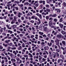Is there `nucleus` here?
I'll use <instances>...</instances> for the list:
<instances>
[{
	"mask_svg": "<svg viewBox=\"0 0 66 66\" xmlns=\"http://www.w3.org/2000/svg\"><path fill=\"white\" fill-rule=\"evenodd\" d=\"M44 51L48 50L49 49V47L47 46H46L44 47Z\"/></svg>",
	"mask_w": 66,
	"mask_h": 66,
	"instance_id": "f257e3e1",
	"label": "nucleus"
},
{
	"mask_svg": "<svg viewBox=\"0 0 66 66\" xmlns=\"http://www.w3.org/2000/svg\"><path fill=\"white\" fill-rule=\"evenodd\" d=\"M61 37H62V35L61 34H58L57 36V38H61Z\"/></svg>",
	"mask_w": 66,
	"mask_h": 66,
	"instance_id": "f03ea898",
	"label": "nucleus"
},
{
	"mask_svg": "<svg viewBox=\"0 0 66 66\" xmlns=\"http://www.w3.org/2000/svg\"><path fill=\"white\" fill-rule=\"evenodd\" d=\"M55 11H57V13H60L61 12V10L60 9H55Z\"/></svg>",
	"mask_w": 66,
	"mask_h": 66,
	"instance_id": "7ed1b4c3",
	"label": "nucleus"
},
{
	"mask_svg": "<svg viewBox=\"0 0 66 66\" xmlns=\"http://www.w3.org/2000/svg\"><path fill=\"white\" fill-rule=\"evenodd\" d=\"M43 27V24H41L39 26V29L40 30H42V27Z\"/></svg>",
	"mask_w": 66,
	"mask_h": 66,
	"instance_id": "20e7f679",
	"label": "nucleus"
},
{
	"mask_svg": "<svg viewBox=\"0 0 66 66\" xmlns=\"http://www.w3.org/2000/svg\"><path fill=\"white\" fill-rule=\"evenodd\" d=\"M62 43L63 44V45H64V46H66V43H65V41H62Z\"/></svg>",
	"mask_w": 66,
	"mask_h": 66,
	"instance_id": "39448f33",
	"label": "nucleus"
},
{
	"mask_svg": "<svg viewBox=\"0 0 66 66\" xmlns=\"http://www.w3.org/2000/svg\"><path fill=\"white\" fill-rule=\"evenodd\" d=\"M60 57L62 58V60H64V56L63 55L61 54L60 55Z\"/></svg>",
	"mask_w": 66,
	"mask_h": 66,
	"instance_id": "423d86ee",
	"label": "nucleus"
},
{
	"mask_svg": "<svg viewBox=\"0 0 66 66\" xmlns=\"http://www.w3.org/2000/svg\"><path fill=\"white\" fill-rule=\"evenodd\" d=\"M61 33L63 35L66 34V32L63 30L61 31Z\"/></svg>",
	"mask_w": 66,
	"mask_h": 66,
	"instance_id": "0eeeda50",
	"label": "nucleus"
},
{
	"mask_svg": "<svg viewBox=\"0 0 66 66\" xmlns=\"http://www.w3.org/2000/svg\"><path fill=\"white\" fill-rule=\"evenodd\" d=\"M59 26H60V27L61 28H63V24H61V23H60L59 24Z\"/></svg>",
	"mask_w": 66,
	"mask_h": 66,
	"instance_id": "6e6552de",
	"label": "nucleus"
},
{
	"mask_svg": "<svg viewBox=\"0 0 66 66\" xmlns=\"http://www.w3.org/2000/svg\"><path fill=\"white\" fill-rule=\"evenodd\" d=\"M47 45H48V46H51L52 45V43L51 42H50V44L49 43H47Z\"/></svg>",
	"mask_w": 66,
	"mask_h": 66,
	"instance_id": "1a4fd4ad",
	"label": "nucleus"
},
{
	"mask_svg": "<svg viewBox=\"0 0 66 66\" xmlns=\"http://www.w3.org/2000/svg\"><path fill=\"white\" fill-rule=\"evenodd\" d=\"M63 5L64 7H66V3L64 2L63 3Z\"/></svg>",
	"mask_w": 66,
	"mask_h": 66,
	"instance_id": "9d476101",
	"label": "nucleus"
},
{
	"mask_svg": "<svg viewBox=\"0 0 66 66\" xmlns=\"http://www.w3.org/2000/svg\"><path fill=\"white\" fill-rule=\"evenodd\" d=\"M63 21V18H61L60 19V20H59V21L60 22H62Z\"/></svg>",
	"mask_w": 66,
	"mask_h": 66,
	"instance_id": "9b49d317",
	"label": "nucleus"
},
{
	"mask_svg": "<svg viewBox=\"0 0 66 66\" xmlns=\"http://www.w3.org/2000/svg\"><path fill=\"white\" fill-rule=\"evenodd\" d=\"M3 46H4L5 47H7V46H8V45H7V44H5L4 43H3Z\"/></svg>",
	"mask_w": 66,
	"mask_h": 66,
	"instance_id": "f8f14e48",
	"label": "nucleus"
},
{
	"mask_svg": "<svg viewBox=\"0 0 66 66\" xmlns=\"http://www.w3.org/2000/svg\"><path fill=\"white\" fill-rule=\"evenodd\" d=\"M38 33H39V34H40V35H43V34H44V33H43V32H38Z\"/></svg>",
	"mask_w": 66,
	"mask_h": 66,
	"instance_id": "ddd939ff",
	"label": "nucleus"
},
{
	"mask_svg": "<svg viewBox=\"0 0 66 66\" xmlns=\"http://www.w3.org/2000/svg\"><path fill=\"white\" fill-rule=\"evenodd\" d=\"M56 51L57 52H60V50L58 49H56Z\"/></svg>",
	"mask_w": 66,
	"mask_h": 66,
	"instance_id": "4468645a",
	"label": "nucleus"
},
{
	"mask_svg": "<svg viewBox=\"0 0 66 66\" xmlns=\"http://www.w3.org/2000/svg\"><path fill=\"white\" fill-rule=\"evenodd\" d=\"M38 17H39L40 19H42V15L40 14L39 15Z\"/></svg>",
	"mask_w": 66,
	"mask_h": 66,
	"instance_id": "2eb2a0df",
	"label": "nucleus"
},
{
	"mask_svg": "<svg viewBox=\"0 0 66 66\" xmlns=\"http://www.w3.org/2000/svg\"><path fill=\"white\" fill-rule=\"evenodd\" d=\"M21 48H22V47L21 46H20L18 48V49L19 50H20L21 49Z\"/></svg>",
	"mask_w": 66,
	"mask_h": 66,
	"instance_id": "dca6fc26",
	"label": "nucleus"
},
{
	"mask_svg": "<svg viewBox=\"0 0 66 66\" xmlns=\"http://www.w3.org/2000/svg\"><path fill=\"white\" fill-rule=\"evenodd\" d=\"M28 55H30V57H33V55H32V54H31V53H29L28 54Z\"/></svg>",
	"mask_w": 66,
	"mask_h": 66,
	"instance_id": "f3484780",
	"label": "nucleus"
},
{
	"mask_svg": "<svg viewBox=\"0 0 66 66\" xmlns=\"http://www.w3.org/2000/svg\"><path fill=\"white\" fill-rule=\"evenodd\" d=\"M44 30L45 31H46L48 30V29L47 27H45L44 29Z\"/></svg>",
	"mask_w": 66,
	"mask_h": 66,
	"instance_id": "a211bd4d",
	"label": "nucleus"
},
{
	"mask_svg": "<svg viewBox=\"0 0 66 66\" xmlns=\"http://www.w3.org/2000/svg\"><path fill=\"white\" fill-rule=\"evenodd\" d=\"M56 17V14L52 15V17Z\"/></svg>",
	"mask_w": 66,
	"mask_h": 66,
	"instance_id": "6ab92c4d",
	"label": "nucleus"
},
{
	"mask_svg": "<svg viewBox=\"0 0 66 66\" xmlns=\"http://www.w3.org/2000/svg\"><path fill=\"white\" fill-rule=\"evenodd\" d=\"M12 27H13V29H14L15 28H16V26H15V25L12 26Z\"/></svg>",
	"mask_w": 66,
	"mask_h": 66,
	"instance_id": "aec40b11",
	"label": "nucleus"
},
{
	"mask_svg": "<svg viewBox=\"0 0 66 66\" xmlns=\"http://www.w3.org/2000/svg\"><path fill=\"white\" fill-rule=\"evenodd\" d=\"M11 61H14V62H16V60H15V59H12L11 60Z\"/></svg>",
	"mask_w": 66,
	"mask_h": 66,
	"instance_id": "412c9836",
	"label": "nucleus"
},
{
	"mask_svg": "<svg viewBox=\"0 0 66 66\" xmlns=\"http://www.w3.org/2000/svg\"><path fill=\"white\" fill-rule=\"evenodd\" d=\"M40 44H41L42 46H43V45H45V43L44 42H42L40 43Z\"/></svg>",
	"mask_w": 66,
	"mask_h": 66,
	"instance_id": "4be33fe9",
	"label": "nucleus"
},
{
	"mask_svg": "<svg viewBox=\"0 0 66 66\" xmlns=\"http://www.w3.org/2000/svg\"><path fill=\"white\" fill-rule=\"evenodd\" d=\"M61 61V59H58L57 61L58 63H60Z\"/></svg>",
	"mask_w": 66,
	"mask_h": 66,
	"instance_id": "5701e85b",
	"label": "nucleus"
},
{
	"mask_svg": "<svg viewBox=\"0 0 66 66\" xmlns=\"http://www.w3.org/2000/svg\"><path fill=\"white\" fill-rule=\"evenodd\" d=\"M35 28H34V27H32V30H34L32 31H34L35 32Z\"/></svg>",
	"mask_w": 66,
	"mask_h": 66,
	"instance_id": "b1692460",
	"label": "nucleus"
},
{
	"mask_svg": "<svg viewBox=\"0 0 66 66\" xmlns=\"http://www.w3.org/2000/svg\"><path fill=\"white\" fill-rule=\"evenodd\" d=\"M35 17V16H32L31 17V19H34Z\"/></svg>",
	"mask_w": 66,
	"mask_h": 66,
	"instance_id": "393cba45",
	"label": "nucleus"
},
{
	"mask_svg": "<svg viewBox=\"0 0 66 66\" xmlns=\"http://www.w3.org/2000/svg\"><path fill=\"white\" fill-rule=\"evenodd\" d=\"M11 49L12 50H15L16 49V47H14L13 48H11Z\"/></svg>",
	"mask_w": 66,
	"mask_h": 66,
	"instance_id": "a878e982",
	"label": "nucleus"
},
{
	"mask_svg": "<svg viewBox=\"0 0 66 66\" xmlns=\"http://www.w3.org/2000/svg\"><path fill=\"white\" fill-rule=\"evenodd\" d=\"M15 23V22L13 21H12L11 22V24H13V23Z\"/></svg>",
	"mask_w": 66,
	"mask_h": 66,
	"instance_id": "bb28decb",
	"label": "nucleus"
},
{
	"mask_svg": "<svg viewBox=\"0 0 66 66\" xmlns=\"http://www.w3.org/2000/svg\"><path fill=\"white\" fill-rule=\"evenodd\" d=\"M13 20H14V21H16V17L15 16H14V19Z\"/></svg>",
	"mask_w": 66,
	"mask_h": 66,
	"instance_id": "cd10ccee",
	"label": "nucleus"
},
{
	"mask_svg": "<svg viewBox=\"0 0 66 66\" xmlns=\"http://www.w3.org/2000/svg\"><path fill=\"white\" fill-rule=\"evenodd\" d=\"M55 43H56V45H59V43H57L58 42H57V40H55Z\"/></svg>",
	"mask_w": 66,
	"mask_h": 66,
	"instance_id": "c85d7f7f",
	"label": "nucleus"
},
{
	"mask_svg": "<svg viewBox=\"0 0 66 66\" xmlns=\"http://www.w3.org/2000/svg\"><path fill=\"white\" fill-rule=\"evenodd\" d=\"M46 10L47 12H50V10L49 9H47Z\"/></svg>",
	"mask_w": 66,
	"mask_h": 66,
	"instance_id": "c756f323",
	"label": "nucleus"
},
{
	"mask_svg": "<svg viewBox=\"0 0 66 66\" xmlns=\"http://www.w3.org/2000/svg\"><path fill=\"white\" fill-rule=\"evenodd\" d=\"M10 6L11 5H12V4H9V5H6L8 7H10Z\"/></svg>",
	"mask_w": 66,
	"mask_h": 66,
	"instance_id": "7c9ffc66",
	"label": "nucleus"
},
{
	"mask_svg": "<svg viewBox=\"0 0 66 66\" xmlns=\"http://www.w3.org/2000/svg\"><path fill=\"white\" fill-rule=\"evenodd\" d=\"M46 19H49V16H46Z\"/></svg>",
	"mask_w": 66,
	"mask_h": 66,
	"instance_id": "2f4dec72",
	"label": "nucleus"
},
{
	"mask_svg": "<svg viewBox=\"0 0 66 66\" xmlns=\"http://www.w3.org/2000/svg\"><path fill=\"white\" fill-rule=\"evenodd\" d=\"M54 21H55V22H56V21H57V19H54Z\"/></svg>",
	"mask_w": 66,
	"mask_h": 66,
	"instance_id": "473e14b6",
	"label": "nucleus"
},
{
	"mask_svg": "<svg viewBox=\"0 0 66 66\" xmlns=\"http://www.w3.org/2000/svg\"><path fill=\"white\" fill-rule=\"evenodd\" d=\"M16 59L17 61H20V59H19L18 57L16 58Z\"/></svg>",
	"mask_w": 66,
	"mask_h": 66,
	"instance_id": "72a5a7b5",
	"label": "nucleus"
},
{
	"mask_svg": "<svg viewBox=\"0 0 66 66\" xmlns=\"http://www.w3.org/2000/svg\"><path fill=\"white\" fill-rule=\"evenodd\" d=\"M21 20H23L24 19V17L22 16L21 17Z\"/></svg>",
	"mask_w": 66,
	"mask_h": 66,
	"instance_id": "f704fd0d",
	"label": "nucleus"
},
{
	"mask_svg": "<svg viewBox=\"0 0 66 66\" xmlns=\"http://www.w3.org/2000/svg\"><path fill=\"white\" fill-rule=\"evenodd\" d=\"M46 7H48V8H49V5L48 4L46 5Z\"/></svg>",
	"mask_w": 66,
	"mask_h": 66,
	"instance_id": "c9c22d12",
	"label": "nucleus"
},
{
	"mask_svg": "<svg viewBox=\"0 0 66 66\" xmlns=\"http://www.w3.org/2000/svg\"><path fill=\"white\" fill-rule=\"evenodd\" d=\"M4 60H3L2 61L1 63L2 64H4Z\"/></svg>",
	"mask_w": 66,
	"mask_h": 66,
	"instance_id": "e433bc0d",
	"label": "nucleus"
},
{
	"mask_svg": "<svg viewBox=\"0 0 66 66\" xmlns=\"http://www.w3.org/2000/svg\"><path fill=\"white\" fill-rule=\"evenodd\" d=\"M18 15H22V13H20V12H19Z\"/></svg>",
	"mask_w": 66,
	"mask_h": 66,
	"instance_id": "4c0bfd02",
	"label": "nucleus"
},
{
	"mask_svg": "<svg viewBox=\"0 0 66 66\" xmlns=\"http://www.w3.org/2000/svg\"><path fill=\"white\" fill-rule=\"evenodd\" d=\"M43 11H44V10L43 9L41 10H40V13H42V12H43Z\"/></svg>",
	"mask_w": 66,
	"mask_h": 66,
	"instance_id": "58836bf2",
	"label": "nucleus"
},
{
	"mask_svg": "<svg viewBox=\"0 0 66 66\" xmlns=\"http://www.w3.org/2000/svg\"><path fill=\"white\" fill-rule=\"evenodd\" d=\"M18 21L20 23H21L22 22L21 21V20L20 19H19L18 20Z\"/></svg>",
	"mask_w": 66,
	"mask_h": 66,
	"instance_id": "ea45409f",
	"label": "nucleus"
},
{
	"mask_svg": "<svg viewBox=\"0 0 66 66\" xmlns=\"http://www.w3.org/2000/svg\"><path fill=\"white\" fill-rule=\"evenodd\" d=\"M46 60V59H45L44 58H43L42 59V61H45Z\"/></svg>",
	"mask_w": 66,
	"mask_h": 66,
	"instance_id": "a19ab883",
	"label": "nucleus"
},
{
	"mask_svg": "<svg viewBox=\"0 0 66 66\" xmlns=\"http://www.w3.org/2000/svg\"><path fill=\"white\" fill-rule=\"evenodd\" d=\"M28 10H32V8L31 7H28Z\"/></svg>",
	"mask_w": 66,
	"mask_h": 66,
	"instance_id": "79ce46f5",
	"label": "nucleus"
},
{
	"mask_svg": "<svg viewBox=\"0 0 66 66\" xmlns=\"http://www.w3.org/2000/svg\"><path fill=\"white\" fill-rule=\"evenodd\" d=\"M51 43H54V40H51Z\"/></svg>",
	"mask_w": 66,
	"mask_h": 66,
	"instance_id": "37998d69",
	"label": "nucleus"
},
{
	"mask_svg": "<svg viewBox=\"0 0 66 66\" xmlns=\"http://www.w3.org/2000/svg\"><path fill=\"white\" fill-rule=\"evenodd\" d=\"M42 2L43 3V4L44 5H45V1H43Z\"/></svg>",
	"mask_w": 66,
	"mask_h": 66,
	"instance_id": "c03bdc74",
	"label": "nucleus"
},
{
	"mask_svg": "<svg viewBox=\"0 0 66 66\" xmlns=\"http://www.w3.org/2000/svg\"><path fill=\"white\" fill-rule=\"evenodd\" d=\"M15 9H16V10H18V8L17 7H14Z\"/></svg>",
	"mask_w": 66,
	"mask_h": 66,
	"instance_id": "a18cd8bd",
	"label": "nucleus"
},
{
	"mask_svg": "<svg viewBox=\"0 0 66 66\" xmlns=\"http://www.w3.org/2000/svg\"><path fill=\"white\" fill-rule=\"evenodd\" d=\"M34 37V35H32L31 36V38H33V37Z\"/></svg>",
	"mask_w": 66,
	"mask_h": 66,
	"instance_id": "49530a36",
	"label": "nucleus"
},
{
	"mask_svg": "<svg viewBox=\"0 0 66 66\" xmlns=\"http://www.w3.org/2000/svg\"><path fill=\"white\" fill-rule=\"evenodd\" d=\"M19 30H20V31H23V29L22 28H20L19 29Z\"/></svg>",
	"mask_w": 66,
	"mask_h": 66,
	"instance_id": "de8ad7c7",
	"label": "nucleus"
},
{
	"mask_svg": "<svg viewBox=\"0 0 66 66\" xmlns=\"http://www.w3.org/2000/svg\"><path fill=\"white\" fill-rule=\"evenodd\" d=\"M24 57H28V55H24Z\"/></svg>",
	"mask_w": 66,
	"mask_h": 66,
	"instance_id": "09e8293b",
	"label": "nucleus"
},
{
	"mask_svg": "<svg viewBox=\"0 0 66 66\" xmlns=\"http://www.w3.org/2000/svg\"><path fill=\"white\" fill-rule=\"evenodd\" d=\"M3 48V47H2V46L0 45V49H2Z\"/></svg>",
	"mask_w": 66,
	"mask_h": 66,
	"instance_id": "8fccbe9b",
	"label": "nucleus"
},
{
	"mask_svg": "<svg viewBox=\"0 0 66 66\" xmlns=\"http://www.w3.org/2000/svg\"><path fill=\"white\" fill-rule=\"evenodd\" d=\"M49 26H51V25H52V23H51L50 22H49Z\"/></svg>",
	"mask_w": 66,
	"mask_h": 66,
	"instance_id": "3c124183",
	"label": "nucleus"
},
{
	"mask_svg": "<svg viewBox=\"0 0 66 66\" xmlns=\"http://www.w3.org/2000/svg\"><path fill=\"white\" fill-rule=\"evenodd\" d=\"M61 49H62V50H64V48L62 46L61 47Z\"/></svg>",
	"mask_w": 66,
	"mask_h": 66,
	"instance_id": "603ef678",
	"label": "nucleus"
},
{
	"mask_svg": "<svg viewBox=\"0 0 66 66\" xmlns=\"http://www.w3.org/2000/svg\"><path fill=\"white\" fill-rule=\"evenodd\" d=\"M39 2L40 3H43V1H39Z\"/></svg>",
	"mask_w": 66,
	"mask_h": 66,
	"instance_id": "864d4df0",
	"label": "nucleus"
},
{
	"mask_svg": "<svg viewBox=\"0 0 66 66\" xmlns=\"http://www.w3.org/2000/svg\"><path fill=\"white\" fill-rule=\"evenodd\" d=\"M2 35H5V36L6 34H5V33H3L2 34Z\"/></svg>",
	"mask_w": 66,
	"mask_h": 66,
	"instance_id": "5fc2aeb1",
	"label": "nucleus"
},
{
	"mask_svg": "<svg viewBox=\"0 0 66 66\" xmlns=\"http://www.w3.org/2000/svg\"><path fill=\"white\" fill-rule=\"evenodd\" d=\"M23 34H20V37H22L23 36Z\"/></svg>",
	"mask_w": 66,
	"mask_h": 66,
	"instance_id": "6e6d98bb",
	"label": "nucleus"
},
{
	"mask_svg": "<svg viewBox=\"0 0 66 66\" xmlns=\"http://www.w3.org/2000/svg\"><path fill=\"white\" fill-rule=\"evenodd\" d=\"M13 65L14 66H17L16 65V63H14L13 64Z\"/></svg>",
	"mask_w": 66,
	"mask_h": 66,
	"instance_id": "4d7b16f0",
	"label": "nucleus"
},
{
	"mask_svg": "<svg viewBox=\"0 0 66 66\" xmlns=\"http://www.w3.org/2000/svg\"><path fill=\"white\" fill-rule=\"evenodd\" d=\"M27 38H28L30 39V37L29 35H28L27 36Z\"/></svg>",
	"mask_w": 66,
	"mask_h": 66,
	"instance_id": "13d9d810",
	"label": "nucleus"
},
{
	"mask_svg": "<svg viewBox=\"0 0 66 66\" xmlns=\"http://www.w3.org/2000/svg\"><path fill=\"white\" fill-rule=\"evenodd\" d=\"M30 22H31V23H34V21L33 20H31L30 21Z\"/></svg>",
	"mask_w": 66,
	"mask_h": 66,
	"instance_id": "bf43d9fd",
	"label": "nucleus"
},
{
	"mask_svg": "<svg viewBox=\"0 0 66 66\" xmlns=\"http://www.w3.org/2000/svg\"><path fill=\"white\" fill-rule=\"evenodd\" d=\"M39 15H40V14H39L38 13H37L36 14V15L37 16H39Z\"/></svg>",
	"mask_w": 66,
	"mask_h": 66,
	"instance_id": "052dcab7",
	"label": "nucleus"
},
{
	"mask_svg": "<svg viewBox=\"0 0 66 66\" xmlns=\"http://www.w3.org/2000/svg\"><path fill=\"white\" fill-rule=\"evenodd\" d=\"M38 6V4H36V7H37Z\"/></svg>",
	"mask_w": 66,
	"mask_h": 66,
	"instance_id": "680f3d73",
	"label": "nucleus"
},
{
	"mask_svg": "<svg viewBox=\"0 0 66 66\" xmlns=\"http://www.w3.org/2000/svg\"><path fill=\"white\" fill-rule=\"evenodd\" d=\"M13 13H14V14H15V15H16V14H17V12H16V11H14L13 12Z\"/></svg>",
	"mask_w": 66,
	"mask_h": 66,
	"instance_id": "e2e57ef3",
	"label": "nucleus"
},
{
	"mask_svg": "<svg viewBox=\"0 0 66 66\" xmlns=\"http://www.w3.org/2000/svg\"><path fill=\"white\" fill-rule=\"evenodd\" d=\"M49 20H53V19H52V18H50V19H49Z\"/></svg>",
	"mask_w": 66,
	"mask_h": 66,
	"instance_id": "0e129e2a",
	"label": "nucleus"
},
{
	"mask_svg": "<svg viewBox=\"0 0 66 66\" xmlns=\"http://www.w3.org/2000/svg\"><path fill=\"white\" fill-rule=\"evenodd\" d=\"M55 49H57V46L55 45Z\"/></svg>",
	"mask_w": 66,
	"mask_h": 66,
	"instance_id": "69168bd1",
	"label": "nucleus"
},
{
	"mask_svg": "<svg viewBox=\"0 0 66 66\" xmlns=\"http://www.w3.org/2000/svg\"><path fill=\"white\" fill-rule=\"evenodd\" d=\"M50 34H48L47 35L48 37H50Z\"/></svg>",
	"mask_w": 66,
	"mask_h": 66,
	"instance_id": "338daca9",
	"label": "nucleus"
},
{
	"mask_svg": "<svg viewBox=\"0 0 66 66\" xmlns=\"http://www.w3.org/2000/svg\"><path fill=\"white\" fill-rule=\"evenodd\" d=\"M22 63V61L21 60H20V62H19V63H20V64L21 63Z\"/></svg>",
	"mask_w": 66,
	"mask_h": 66,
	"instance_id": "774afa93",
	"label": "nucleus"
}]
</instances>
